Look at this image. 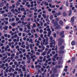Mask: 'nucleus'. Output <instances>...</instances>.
Wrapping results in <instances>:
<instances>
[{"mask_svg": "<svg viewBox=\"0 0 77 77\" xmlns=\"http://www.w3.org/2000/svg\"><path fill=\"white\" fill-rule=\"evenodd\" d=\"M52 21V22H53V24H54L53 25L54 27H56V26H57L59 24H58V22L57 21H55L54 19H53Z\"/></svg>", "mask_w": 77, "mask_h": 77, "instance_id": "obj_1", "label": "nucleus"}, {"mask_svg": "<svg viewBox=\"0 0 77 77\" xmlns=\"http://www.w3.org/2000/svg\"><path fill=\"white\" fill-rule=\"evenodd\" d=\"M58 41L59 42H60L61 43H63V39H62L61 38H59L58 39Z\"/></svg>", "mask_w": 77, "mask_h": 77, "instance_id": "obj_2", "label": "nucleus"}, {"mask_svg": "<svg viewBox=\"0 0 77 77\" xmlns=\"http://www.w3.org/2000/svg\"><path fill=\"white\" fill-rule=\"evenodd\" d=\"M52 71H53L54 72H56V71H57V69H56V68H54V67H52Z\"/></svg>", "mask_w": 77, "mask_h": 77, "instance_id": "obj_3", "label": "nucleus"}, {"mask_svg": "<svg viewBox=\"0 0 77 77\" xmlns=\"http://www.w3.org/2000/svg\"><path fill=\"white\" fill-rule=\"evenodd\" d=\"M71 15H72V10H71V9H70L69 12V16H71Z\"/></svg>", "mask_w": 77, "mask_h": 77, "instance_id": "obj_4", "label": "nucleus"}, {"mask_svg": "<svg viewBox=\"0 0 77 77\" xmlns=\"http://www.w3.org/2000/svg\"><path fill=\"white\" fill-rule=\"evenodd\" d=\"M71 44L72 46H74L75 45V41H72L71 43Z\"/></svg>", "mask_w": 77, "mask_h": 77, "instance_id": "obj_5", "label": "nucleus"}, {"mask_svg": "<svg viewBox=\"0 0 77 77\" xmlns=\"http://www.w3.org/2000/svg\"><path fill=\"white\" fill-rule=\"evenodd\" d=\"M59 23L61 26H63V22L62 20H60L59 21Z\"/></svg>", "mask_w": 77, "mask_h": 77, "instance_id": "obj_6", "label": "nucleus"}, {"mask_svg": "<svg viewBox=\"0 0 77 77\" xmlns=\"http://www.w3.org/2000/svg\"><path fill=\"white\" fill-rule=\"evenodd\" d=\"M75 60V57H74L72 58V62H74Z\"/></svg>", "mask_w": 77, "mask_h": 77, "instance_id": "obj_7", "label": "nucleus"}, {"mask_svg": "<svg viewBox=\"0 0 77 77\" xmlns=\"http://www.w3.org/2000/svg\"><path fill=\"white\" fill-rule=\"evenodd\" d=\"M60 54H63L64 53V51L62 50H60L59 51Z\"/></svg>", "mask_w": 77, "mask_h": 77, "instance_id": "obj_8", "label": "nucleus"}, {"mask_svg": "<svg viewBox=\"0 0 77 77\" xmlns=\"http://www.w3.org/2000/svg\"><path fill=\"white\" fill-rule=\"evenodd\" d=\"M3 28L4 30H7L8 28V26H5H5H4Z\"/></svg>", "mask_w": 77, "mask_h": 77, "instance_id": "obj_9", "label": "nucleus"}, {"mask_svg": "<svg viewBox=\"0 0 77 77\" xmlns=\"http://www.w3.org/2000/svg\"><path fill=\"white\" fill-rule=\"evenodd\" d=\"M60 27V25L57 26L55 27V29H59Z\"/></svg>", "mask_w": 77, "mask_h": 77, "instance_id": "obj_10", "label": "nucleus"}, {"mask_svg": "<svg viewBox=\"0 0 77 77\" xmlns=\"http://www.w3.org/2000/svg\"><path fill=\"white\" fill-rule=\"evenodd\" d=\"M71 21L72 22H74V17H73L71 18Z\"/></svg>", "mask_w": 77, "mask_h": 77, "instance_id": "obj_11", "label": "nucleus"}, {"mask_svg": "<svg viewBox=\"0 0 77 77\" xmlns=\"http://www.w3.org/2000/svg\"><path fill=\"white\" fill-rule=\"evenodd\" d=\"M21 11H24V12H27L26 10H25V9L24 8H22L21 9Z\"/></svg>", "mask_w": 77, "mask_h": 77, "instance_id": "obj_12", "label": "nucleus"}, {"mask_svg": "<svg viewBox=\"0 0 77 77\" xmlns=\"http://www.w3.org/2000/svg\"><path fill=\"white\" fill-rule=\"evenodd\" d=\"M8 18H11V17H12V15L11 14V13H10V14H8Z\"/></svg>", "mask_w": 77, "mask_h": 77, "instance_id": "obj_13", "label": "nucleus"}, {"mask_svg": "<svg viewBox=\"0 0 77 77\" xmlns=\"http://www.w3.org/2000/svg\"><path fill=\"white\" fill-rule=\"evenodd\" d=\"M64 33H65L64 31H62L60 34V36H61V35H62L64 34Z\"/></svg>", "mask_w": 77, "mask_h": 77, "instance_id": "obj_14", "label": "nucleus"}, {"mask_svg": "<svg viewBox=\"0 0 77 77\" xmlns=\"http://www.w3.org/2000/svg\"><path fill=\"white\" fill-rule=\"evenodd\" d=\"M41 45L42 46V48L43 50H44V49H45V47L43 45V44L42 43H41Z\"/></svg>", "mask_w": 77, "mask_h": 77, "instance_id": "obj_15", "label": "nucleus"}, {"mask_svg": "<svg viewBox=\"0 0 77 77\" xmlns=\"http://www.w3.org/2000/svg\"><path fill=\"white\" fill-rule=\"evenodd\" d=\"M64 48H65V46H62L60 48V50H63Z\"/></svg>", "mask_w": 77, "mask_h": 77, "instance_id": "obj_16", "label": "nucleus"}, {"mask_svg": "<svg viewBox=\"0 0 77 77\" xmlns=\"http://www.w3.org/2000/svg\"><path fill=\"white\" fill-rule=\"evenodd\" d=\"M27 60H30V57H29V55H27L26 56Z\"/></svg>", "mask_w": 77, "mask_h": 77, "instance_id": "obj_17", "label": "nucleus"}, {"mask_svg": "<svg viewBox=\"0 0 77 77\" xmlns=\"http://www.w3.org/2000/svg\"><path fill=\"white\" fill-rule=\"evenodd\" d=\"M53 19V15H51L50 17V19L51 20H52Z\"/></svg>", "mask_w": 77, "mask_h": 77, "instance_id": "obj_18", "label": "nucleus"}, {"mask_svg": "<svg viewBox=\"0 0 77 77\" xmlns=\"http://www.w3.org/2000/svg\"><path fill=\"white\" fill-rule=\"evenodd\" d=\"M4 6V3L3 2H2L0 4V6L1 7H3Z\"/></svg>", "mask_w": 77, "mask_h": 77, "instance_id": "obj_19", "label": "nucleus"}, {"mask_svg": "<svg viewBox=\"0 0 77 77\" xmlns=\"http://www.w3.org/2000/svg\"><path fill=\"white\" fill-rule=\"evenodd\" d=\"M66 5L67 7H68L69 4H68V1H66Z\"/></svg>", "mask_w": 77, "mask_h": 77, "instance_id": "obj_20", "label": "nucleus"}, {"mask_svg": "<svg viewBox=\"0 0 77 77\" xmlns=\"http://www.w3.org/2000/svg\"><path fill=\"white\" fill-rule=\"evenodd\" d=\"M34 35L35 36V38H38V34H37L35 33L34 34Z\"/></svg>", "mask_w": 77, "mask_h": 77, "instance_id": "obj_21", "label": "nucleus"}, {"mask_svg": "<svg viewBox=\"0 0 77 77\" xmlns=\"http://www.w3.org/2000/svg\"><path fill=\"white\" fill-rule=\"evenodd\" d=\"M56 67L57 68H60V66L59 65H57L56 66Z\"/></svg>", "mask_w": 77, "mask_h": 77, "instance_id": "obj_22", "label": "nucleus"}, {"mask_svg": "<svg viewBox=\"0 0 77 77\" xmlns=\"http://www.w3.org/2000/svg\"><path fill=\"white\" fill-rule=\"evenodd\" d=\"M29 42H31L32 44H33V39H30V40L29 41Z\"/></svg>", "mask_w": 77, "mask_h": 77, "instance_id": "obj_23", "label": "nucleus"}, {"mask_svg": "<svg viewBox=\"0 0 77 77\" xmlns=\"http://www.w3.org/2000/svg\"><path fill=\"white\" fill-rule=\"evenodd\" d=\"M57 54H56L55 55H54V58H56V57H57Z\"/></svg>", "mask_w": 77, "mask_h": 77, "instance_id": "obj_24", "label": "nucleus"}, {"mask_svg": "<svg viewBox=\"0 0 77 77\" xmlns=\"http://www.w3.org/2000/svg\"><path fill=\"white\" fill-rule=\"evenodd\" d=\"M42 16H43V18H47V17L46 16H45V14H43Z\"/></svg>", "mask_w": 77, "mask_h": 77, "instance_id": "obj_25", "label": "nucleus"}, {"mask_svg": "<svg viewBox=\"0 0 77 77\" xmlns=\"http://www.w3.org/2000/svg\"><path fill=\"white\" fill-rule=\"evenodd\" d=\"M26 73H27V72H24V77H26V75H27Z\"/></svg>", "mask_w": 77, "mask_h": 77, "instance_id": "obj_26", "label": "nucleus"}, {"mask_svg": "<svg viewBox=\"0 0 77 77\" xmlns=\"http://www.w3.org/2000/svg\"><path fill=\"white\" fill-rule=\"evenodd\" d=\"M60 43V42H59L58 43V45L59 46H61L62 45V43Z\"/></svg>", "mask_w": 77, "mask_h": 77, "instance_id": "obj_27", "label": "nucleus"}, {"mask_svg": "<svg viewBox=\"0 0 77 77\" xmlns=\"http://www.w3.org/2000/svg\"><path fill=\"white\" fill-rule=\"evenodd\" d=\"M1 12L2 14H4V13H5V11H1Z\"/></svg>", "mask_w": 77, "mask_h": 77, "instance_id": "obj_28", "label": "nucleus"}, {"mask_svg": "<svg viewBox=\"0 0 77 77\" xmlns=\"http://www.w3.org/2000/svg\"><path fill=\"white\" fill-rule=\"evenodd\" d=\"M66 15H67L66 13V12H64L63 13V15L64 16H66Z\"/></svg>", "mask_w": 77, "mask_h": 77, "instance_id": "obj_29", "label": "nucleus"}, {"mask_svg": "<svg viewBox=\"0 0 77 77\" xmlns=\"http://www.w3.org/2000/svg\"><path fill=\"white\" fill-rule=\"evenodd\" d=\"M54 77V74L52 73L51 75V77Z\"/></svg>", "mask_w": 77, "mask_h": 77, "instance_id": "obj_30", "label": "nucleus"}, {"mask_svg": "<svg viewBox=\"0 0 77 77\" xmlns=\"http://www.w3.org/2000/svg\"><path fill=\"white\" fill-rule=\"evenodd\" d=\"M69 26H66V27H65V29H69Z\"/></svg>", "mask_w": 77, "mask_h": 77, "instance_id": "obj_31", "label": "nucleus"}, {"mask_svg": "<svg viewBox=\"0 0 77 77\" xmlns=\"http://www.w3.org/2000/svg\"><path fill=\"white\" fill-rule=\"evenodd\" d=\"M61 15V13L60 12H59L58 13H57V16H59V15Z\"/></svg>", "mask_w": 77, "mask_h": 77, "instance_id": "obj_32", "label": "nucleus"}, {"mask_svg": "<svg viewBox=\"0 0 77 77\" xmlns=\"http://www.w3.org/2000/svg\"><path fill=\"white\" fill-rule=\"evenodd\" d=\"M45 5L46 6H48V3H47V2H45Z\"/></svg>", "mask_w": 77, "mask_h": 77, "instance_id": "obj_33", "label": "nucleus"}, {"mask_svg": "<svg viewBox=\"0 0 77 77\" xmlns=\"http://www.w3.org/2000/svg\"><path fill=\"white\" fill-rule=\"evenodd\" d=\"M21 47L23 48H24L26 47V46L25 45H21Z\"/></svg>", "mask_w": 77, "mask_h": 77, "instance_id": "obj_34", "label": "nucleus"}, {"mask_svg": "<svg viewBox=\"0 0 77 77\" xmlns=\"http://www.w3.org/2000/svg\"><path fill=\"white\" fill-rule=\"evenodd\" d=\"M46 55V53H45L43 52L42 53V56H45V55Z\"/></svg>", "mask_w": 77, "mask_h": 77, "instance_id": "obj_35", "label": "nucleus"}, {"mask_svg": "<svg viewBox=\"0 0 77 77\" xmlns=\"http://www.w3.org/2000/svg\"><path fill=\"white\" fill-rule=\"evenodd\" d=\"M53 38L52 36H51L50 38V40H51V41H52V40H53Z\"/></svg>", "mask_w": 77, "mask_h": 77, "instance_id": "obj_36", "label": "nucleus"}, {"mask_svg": "<svg viewBox=\"0 0 77 77\" xmlns=\"http://www.w3.org/2000/svg\"><path fill=\"white\" fill-rule=\"evenodd\" d=\"M39 23H41L40 26H42L43 25V23H42V22L41 23V22L40 21Z\"/></svg>", "mask_w": 77, "mask_h": 77, "instance_id": "obj_37", "label": "nucleus"}, {"mask_svg": "<svg viewBox=\"0 0 77 77\" xmlns=\"http://www.w3.org/2000/svg\"><path fill=\"white\" fill-rule=\"evenodd\" d=\"M31 32L32 34H33V33H34V32H33V29H32L31 31Z\"/></svg>", "mask_w": 77, "mask_h": 77, "instance_id": "obj_38", "label": "nucleus"}, {"mask_svg": "<svg viewBox=\"0 0 77 77\" xmlns=\"http://www.w3.org/2000/svg\"><path fill=\"white\" fill-rule=\"evenodd\" d=\"M57 15V13H56L55 12V13L53 14V15H54V16L55 15Z\"/></svg>", "mask_w": 77, "mask_h": 77, "instance_id": "obj_39", "label": "nucleus"}, {"mask_svg": "<svg viewBox=\"0 0 77 77\" xmlns=\"http://www.w3.org/2000/svg\"><path fill=\"white\" fill-rule=\"evenodd\" d=\"M16 20L17 21H18L20 20V19L18 18H17L16 19Z\"/></svg>", "mask_w": 77, "mask_h": 77, "instance_id": "obj_40", "label": "nucleus"}, {"mask_svg": "<svg viewBox=\"0 0 77 77\" xmlns=\"http://www.w3.org/2000/svg\"><path fill=\"white\" fill-rule=\"evenodd\" d=\"M51 34V32H49L48 33V37H50V35Z\"/></svg>", "mask_w": 77, "mask_h": 77, "instance_id": "obj_41", "label": "nucleus"}, {"mask_svg": "<svg viewBox=\"0 0 77 77\" xmlns=\"http://www.w3.org/2000/svg\"><path fill=\"white\" fill-rule=\"evenodd\" d=\"M54 38H56V33H54Z\"/></svg>", "mask_w": 77, "mask_h": 77, "instance_id": "obj_42", "label": "nucleus"}, {"mask_svg": "<svg viewBox=\"0 0 77 77\" xmlns=\"http://www.w3.org/2000/svg\"><path fill=\"white\" fill-rule=\"evenodd\" d=\"M49 6L50 7V8H52V6H51V5H52V4H49Z\"/></svg>", "mask_w": 77, "mask_h": 77, "instance_id": "obj_43", "label": "nucleus"}, {"mask_svg": "<svg viewBox=\"0 0 77 77\" xmlns=\"http://www.w3.org/2000/svg\"><path fill=\"white\" fill-rule=\"evenodd\" d=\"M41 11H42L41 9H40L38 10V11H37V12H38V13H39V12H41Z\"/></svg>", "mask_w": 77, "mask_h": 77, "instance_id": "obj_44", "label": "nucleus"}, {"mask_svg": "<svg viewBox=\"0 0 77 77\" xmlns=\"http://www.w3.org/2000/svg\"><path fill=\"white\" fill-rule=\"evenodd\" d=\"M11 12H15V11H14V8H12L11 10Z\"/></svg>", "mask_w": 77, "mask_h": 77, "instance_id": "obj_45", "label": "nucleus"}, {"mask_svg": "<svg viewBox=\"0 0 77 77\" xmlns=\"http://www.w3.org/2000/svg\"><path fill=\"white\" fill-rule=\"evenodd\" d=\"M46 21H48V22H50V20H49V19L48 18H47L46 19Z\"/></svg>", "mask_w": 77, "mask_h": 77, "instance_id": "obj_46", "label": "nucleus"}, {"mask_svg": "<svg viewBox=\"0 0 77 77\" xmlns=\"http://www.w3.org/2000/svg\"><path fill=\"white\" fill-rule=\"evenodd\" d=\"M20 5V3L19 2H18L16 3V5H17V6H19V5Z\"/></svg>", "mask_w": 77, "mask_h": 77, "instance_id": "obj_47", "label": "nucleus"}, {"mask_svg": "<svg viewBox=\"0 0 77 77\" xmlns=\"http://www.w3.org/2000/svg\"><path fill=\"white\" fill-rule=\"evenodd\" d=\"M51 1H52V0H48V3H51Z\"/></svg>", "mask_w": 77, "mask_h": 77, "instance_id": "obj_48", "label": "nucleus"}, {"mask_svg": "<svg viewBox=\"0 0 77 77\" xmlns=\"http://www.w3.org/2000/svg\"><path fill=\"white\" fill-rule=\"evenodd\" d=\"M14 56H15V54H13L11 55V57H14Z\"/></svg>", "mask_w": 77, "mask_h": 77, "instance_id": "obj_49", "label": "nucleus"}, {"mask_svg": "<svg viewBox=\"0 0 77 77\" xmlns=\"http://www.w3.org/2000/svg\"><path fill=\"white\" fill-rule=\"evenodd\" d=\"M2 26H0V29L2 30H3V28H2Z\"/></svg>", "mask_w": 77, "mask_h": 77, "instance_id": "obj_50", "label": "nucleus"}, {"mask_svg": "<svg viewBox=\"0 0 77 77\" xmlns=\"http://www.w3.org/2000/svg\"><path fill=\"white\" fill-rule=\"evenodd\" d=\"M14 36L15 38H16L18 36V35L15 34Z\"/></svg>", "mask_w": 77, "mask_h": 77, "instance_id": "obj_51", "label": "nucleus"}, {"mask_svg": "<svg viewBox=\"0 0 77 77\" xmlns=\"http://www.w3.org/2000/svg\"><path fill=\"white\" fill-rule=\"evenodd\" d=\"M41 17V15L39 14L38 16V18H40Z\"/></svg>", "mask_w": 77, "mask_h": 77, "instance_id": "obj_52", "label": "nucleus"}, {"mask_svg": "<svg viewBox=\"0 0 77 77\" xmlns=\"http://www.w3.org/2000/svg\"><path fill=\"white\" fill-rule=\"evenodd\" d=\"M61 37L62 38H64V37H65V35H61Z\"/></svg>", "mask_w": 77, "mask_h": 77, "instance_id": "obj_53", "label": "nucleus"}, {"mask_svg": "<svg viewBox=\"0 0 77 77\" xmlns=\"http://www.w3.org/2000/svg\"><path fill=\"white\" fill-rule=\"evenodd\" d=\"M43 32V30L42 29H41L39 31L40 33H42V32Z\"/></svg>", "mask_w": 77, "mask_h": 77, "instance_id": "obj_54", "label": "nucleus"}, {"mask_svg": "<svg viewBox=\"0 0 77 77\" xmlns=\"http://www.w3.org/2000/svg\"><path fill=\"white\" fill-rule=\"evenodd\" d=\"M36 55H40V53L37 52L36 53Z\"/></svg>", "mask_w": 77, "mask_h": 77, "instance_id": "obj_55", "label": "nucleus"}, {"mask_svg": "<svg viewBox=\"0 0 77 77\" xmlns=\"http://www.w3.org/2000/svg\"><path fill=\"white\" fill-rule=\"evenodd\" d=\"M4 36H5L6 38H7L8 36V34H5L4 35Z\"/></svg>", "mask_w": 77, "mask_h": 77, "instance_id": "obj_56", "label": "nucleus"}, {"mask_svg": "<svg viewBox=\"0 0 77 77\" xmlns=\"http://www.w3.org/2000/svg\"><path fill=\"white\" fill-rule=\"evenodd\" d=\"M22 51L23 53H25L26 51V50H25V49H23Z\"/></svg>", "mask_w": 77, "mask_h": 77, "instance_id": "obj_57", "label": "nucleus"}, {"mask_svg": "<svg viewBox=\"0 0 77 77\" xmlns=\"http://www.w3.org/2000/svg\"><path fill=\"white\" fill-rule=\"evenodd\" d=\"M55 12H56V11H52V14H54V13H55Z\"/></svg>", "mask_w": 77, "mask_h": 77, "instance_id": "obj_58", "label": "nucleus"}, {"mask_svg": "<svg viewBox=\"0 0 77 77\" xmlns=\"http://www.w3.org/2000/svg\"><path fill=\"white\" fill-rule=\"evenodd\" d=\"M52 64L54 66L55 65V63L54 62H52Z\"/></svg>", "mask_w": 77, "mask_h": 77, "instance_id": "obj_59", "label": "nucleus"}, {"mask_svg": "<svg viewBox=\"0 0 77 77\" xmlns=\"http://www.w3.org/2000/svg\"><path fill=\"white\" fill-rule=\"evenodd\" d=\"M13 26H15V23H14L12 24Z\"/></svg>", "mask_w": 77, "mask_h": 77, "instance_id": "obj_60", "label": "nucleus"}, {"mask_svg": "<svg viewBox=\"0 0 77 77\" xmlns=\"http://www.w3.org/2000/svg\"><path fill=\"white\" fill-rule=\"evenodd\" d=\"M23 28H20L19 29L20 31H23Z\"/></svg>", "mask_w": 77, "mask_h": 77, "instance_id": "obj_61", "label": "nucleus"}, {"mask_svg": "<svg viewBox=\"0 0 77 77\" xmlns=\"http://www.w3.org/2000/svg\"><path fill=\"white\" fill-rule=\"evenodd\" d=\"M20 20H21V21H23L24 18L23 17L21 18H20Z\"/></svg>", "mask_w": 77, "mask_h": 77, "instance_id": "obj_62", "label": "nucleus"}, {"mask_svg": "<svg viewBox=\"0 0 77 77\" xmlns=\"http://www.w3.org/2000/svg\"><path fill=\"white\" fill-rule=\"evenodd\" d=\"M63 71H64L65 72H67V69H64Z\"/></svg>", "mask_w": 77, "mask_h": 77, "instance_id": "obj_63", "label": "nucleus"}, {"mask_svg": "<svg viewBox=\"0 0 77 77\" xmlns=\"http://www.w3.org/2000/svg\"><path fill=\"white\" fill-rule=\"evenodd\" d=\"M5 24H8V21H6V22H5Z\"/></svg>", "mask_w": 77, "mask_h": 77, "instance_id": "obj_64", "label": "nucleus"}]
</instances>
